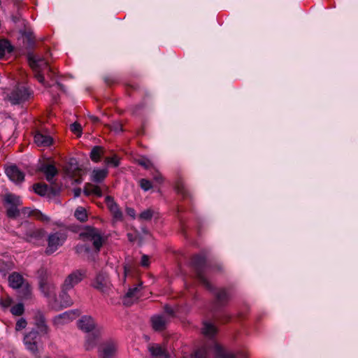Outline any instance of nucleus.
Here are the masks:
<instances>
[{
	"label": "nucleus",
	"mask_w": 358,
	"mask_h": 358,
	"mask_svg": "<svg viewBox=\"0 0 358 358\" xmlns=\"http://www.w3.org/2000/svg\"><path fill=\"white\" fill-rule=\"evenodd\" d=\"M27 58L29 66L35 72V78L39 83L45 85V78L42 71L46 69L51 71V69L49 67L48 62L45 58L36 55L33 52H28Z\"/></svg>",
	"instance_id": "1"
},
{
	"label": "nucleus",
	"mask_w": 358,
	"mask_h": 358,
	"mask_svg": "<svg viewBox=\"0 0 358 358\" xmlns=\"http://www.w3.org/2000/svg\"><path fill=\"white\" fill-rule=\"evenodd\" d=\"M80 237L85 241L92 242L96 250L99 251L103 245L104 239L101 231L92 227H85L80 233Z\"/></svg>",
	"instance_id": "2"
},
{
	"label": "nucleus",
	"mask_w": 358,
	"mask_h": 358,
	"mask_svg": "<svg viewBox=\"0 0 358 358\" xmlns=\"http://www.w3.org/2000/svg\"><path fill=\"white\" fill-rule=\"evenodd\" d=\"M39 288L45 297L55 298L56 286L44 269L39 271Z\"/></svg>",
	"instance_id": "3"
},
{
	"label": "nucleus",
	"mask_w": 358,
	"mask_h": 358,
	"mask_svg": "<svg viewBox=\"0 0 358 358\" xmlns=\"http://www.w3.org/2000/svg\"><path fill=\"white\" fill-rule=\"evenodd\" d=\"M5 206L8 217L16 218L20 215L18 207L22 206V202L19 196L13 194H6L4 196Z\"/></svg>",
	"instance_id": "4"
},
{
	"label": "nucleus",
	"mask_w": 358,
	"mask_h": 358,
	"mask_svg": "<svg viewBox=\"0 0 358 358\" xmlns=\"http://www.w3.org/2000/svg\"><path fill=\"white\" fill-rule=\"evenodd\" d=\"M66 239V234L63 231H56L48 235L47 241L48 245L45 248V253L51 255L56 252L61 247Z\"/></svg>",
	"instance_id": "5"
},
{
	"label": "nucleus",
	"mask_w": 358,
	"mask_h": 358,
	"mask_svg": "<svg viewBox=\"0 0 358 358\" xmlns=\"http://www.w3.org/2000/svg\"><path fill=\"white\" fill-rule=\"evenodd\" d=\"M192 264L195 269L198 280L208 289H210L211 285L205 276L206 259L204 257L199 255L194 256Z\"/></svg>",
	"instance_id": "6"
},
{
	"label": "nucleus",
	"mask_w": 358,
	"mask_h": 358,
	"mask_svg": "<svg viewBox=\"0 0 358 358\" xmlns=\"http://www.w3.org/2000/svg\"><path fill=\"white\" fill-rule=\"evenodd\" d=\"M142 289V282L138 281L132 287H129L127 292L122 298V303L124 306H130L136 302L141 296Z\"/></svg>",
	"instance_id": "7"
},
{
	"label": "nucleus",
	"mask_w": 358,
	"mask_h": 358,
	"mask_svg": "<svg viewBox=\"0 0 358 358\" xmlns=\"http://www.w3.org/2000/svg\"><path fill=\"white\" fill-rule=\"evenodd\" d=\"M85 276V271L83 270H76L69 274L61 287L64 289H72L76 285L80 282Z\"/></svg>",
	"instance_id": "8"
},
{
	"label": "nucleus",
	"mask_w": 358,
	"mask_h": 358,
	"mask_svg": "<svg viewBox=\"0 0 358 358\" xmlns=\"http://www.w3.org/2000/svg\"><path fill=\"white\" fill-rule=\"evenodd\" d=\"M30 96L29 90L24 87H17L8 96L9 101L13 104H20L27 101Z\"/></svg>",
	"instance_id": "9"
},
{
	"label": "nucleus",
	"mask_w": 358,
	"mask_h": 358,
	"mask_svg": "<svg viewBox=\"0 0 358 358\" xmlns=\"http://www.w3.org/2000/svg\"><path fill=\"white\" fill-rule=\"evenodd\" d=\"M64 171L67 176L71 178H75V182L80 183L82 181L81 173L82 169L75 159H71L67 164L64 166Z\"/></svg>",
	"instance_id": "10"
},
{
	"label": "nucleus",
	"mask_w": 358,
	"mask_h": 358,
	"mask_svg": "<svg viewBox=\"0 0 358 358\" xmlns=\"http://www.w3.org/2000/svg\"><path fill=\"white\" fill-rule=\"evenodd\" d=\"M38 334L37 331H31L24 337V343L26 345L27 349L36 356L38 354L37 346Z\"/></svg>",
	"instance_id": "11"
},
{
	"label": "nucleus",
	"mask_w": 358,
	"mask_h": 358,
	"mask_svg": "<svg viewBox=\"0 0 358 358\" xmlns=\"http://www.w3.org/2000/svg\"><path fill=\"white\" fill-rule=\"evenodd\" d=\"M110 285L108 276L103 273H99L93 282V287L104 294L108 292Z\"/></svg>",
	"instance_id": "12"
},
{
	"label": "nucleus",
	"mask_w": 358,
	"mask_h": 358,
	"mask_svg": "<svg viewBox=\"0 0 358 358\" xmlns=\"http://www.w3.org/2000/svg\"><path fill=\"white\" fill-rule=\"evenodd\" d=\"M151 358H169L170 354L165 346L158 343H150L148 346Z\"/></svg>",
	"instance_id": "13"
},
{
	"label": "nucleus",
	"mask_w": 358,
	"mask_h": 358,
	"mask_svg": "<svg viewBox=\"0 0 358 358\" xmlns=\"http://www.w3.org/2000/svg\"><path fill=\"white\" fill-rule=\"evenodd\" d=\"M78 326L81 330L89 333L95 331V329H100L99 328L96 327V323L93 318L88 315L83 316L78 321Z\"/></svg>",
	"instance_id": "14"
},
{
	"label": "nucleus",
	"mask_w": 358,
	"mask_h": 358,
	"mask_svg": "<svg viewBox=\"0 0 358 358\" xmlns=\"http://www.w3.org/2000/svg\"><path fill=\"white\" fill-rule=\"evenodd\" d=\"M105 201L113 218L117 221L122 220L123 217L122 213L117 203L114 201V199L110 196H107L105 199Z\"/></svg>",
	"instance_id": "15"
},
{
	"label": "nucleus",
	"mask_w": 358,
	"mask_h": 358,
	"mask_svg": "<svg viewBox=\"0 0 358 358\" xmlns=\"http://www.w3.org/2000/svg\"><path fill=\"white\" fill-rule=\"evenodd\" d=\"M169 322V319L164 315H155L151 317L152 327L157 331L164 330Z\"/></svg>",
	"instance_id": "16"
},
{
	"label": "nucleus",
	"mask_w": 358,
	"mask_h": 358,
	"mask_svg": "<svg viewBox=\"0 0 358 358\" xmlns=\"http://www.w3.org/2000/svg\"><path fill=\"white\" fill-rule=\"evenodd\" d=\"M6 173L9 179L15 183L22 182L24 179V173L15 165L7 167Z\"/></svg>",
	"instance_id": "17"
},
{
	"label": "nucleus",
	"mask_w": 358,
	"mask_h": 358,
	"mask_svg": "<svg viewBox=\"0 0 358 358\" xmlns=\"http://www.w3.org/2000/svg\"><path fill=\"white\" fill-rule=\"evenodd\" d=\"M117 351V346L114 343L103 344L99 350V358H114Z\"/></svg>",
	"instance_id": "18"
},
{
	"label": "nucleus",
	"mask_w": 358,
	"mask_h": 358,
	"mask_svg": "<svg viewBox=\"0 0 358 358\" xmlns=\"http://www.w3.org/2000/svg\"><path fill=\"white\" fill-rule=\"evenodd\" d=\"M101 335V329H95V331L90 333L85 339V342L84 344L85 349L87 351H90L94 349Z\"/></svg>",
	"instance_id": "19"
},
{
	"label": "nucleus",
	"mask_w": 358,
	"mask_h": 358,
	"mask_svg": "<svg viewBox=\"0 0 358 358\" xmlns=\"http://www.w3.org/2000/svg\"><path fill=\"white\" fill-rule=\"evenodd\" d=\"M45 234L43 229L29 228L25 234V238L29 242H35L42 239Z\"/></svg>",
	"instance_id": "20"
},
{
	"label": "nucleus",
	"mask_w": 358,
	"mask_h": 358,
	"mask_svg": "<svg viewBox=\"0 0 358 358\" xmlns=\"http://www.w3.org/2000/svg\"><path fill=\"white\" fill-rule=\"evenodd\" d=\"M210 350L214 353L215 358H237L230 352L222 348L219 344L213 342Z\"/></svg>",
	"instance_id": "21"
},
{
	"label": "nucleus",
	"mask_w": 358,
	"mask_h": 358,
	"mask_svg": "<svg viewBox=\"0 0 358 358\" xmlns=\"http://www.w3.org/2000/svg\"><path fill=\"white\" fill-rule=\"evenodd\" d=\"M34 323L41 334H47L48 333V327L45 323L44 316L41 313L37 312L35 314Z\"/></svg>",
	"instance_id": "22"
},
{
	"label": "nucleus",
	"mask_w": 358,
	"mask_h": 358,
	"mask_svg": "<svg viewBox=\"0 0 358 358\" xmlns=\"http://www.w3.org/2000/svg\"><path fill=\"white\" fill-rule=\"evenodd\" d=\"M75 317V314L71 312H65L62 314H60L56 316L54 318L53 322L54 324L59 327L63 325L64 324L69 323Z\"/></svg>",
	"instance_id": "23"
},
{
	"label": "nucleus",
	"mask_w": 358,
	"mask_h": 358,
	"mask_svg": "<svg viewBox=\"0 0 358 358\" xmlns=\"http://www.w3.org/2000/svg\"><path fill=\"white\" fill-rule=\"evenodd\" d=\"M8 282L10 286L13 289H19L26 282L22 275L17 273L10 274L8 277Z\"/></svg>",
	"instance_id": "24"
},
{
	"label": "nucleus",
	"mask_w": 358,
	"mask_h": 358,
	"mask_svg": "<svg viewBox=\"0 0 358 358\" xmlns=\"http://www.w3.org/2000/svg\"><path fill=\"white\" fill-rule=\"evenodd\" d=\"M40 170L45 174L46 180L50 182L58 173L56 167L52 164H44L41 167Z\"/></svg>",
	"instance_id": "25"
},
{
	"label": "nucleus",
	"mask_w": 358,
	"mask_h": 358,
	"mask_svg": "<svg viewBox=\"0 0 358 358\" xmlns=\"http://www.w3.org/2000/svg\"><path fill=\"white\" fill-rule=\"evenodd\" d=\"M52 138L50 136L36 133L34 136V141L38 146L47 147L52 143Z\"/></svg>",
	"instance_id": "26"
},
{
	"label": "nucleus",
	"mask_w": 358,
	"mask_h": 358,
	"mask_svg": "<svg viewBox=\"0 0 358 358\" xmlns=\"http://www.w3.org/2000/svg\"><path fill=\"white\" fill-rule=\"evenodd\" d=\"M69 289H64L63 287H61V292L59 294V298L61 299L62 306L64 307H69L73 304V300L71 296L68 294Z\"/></svg>",
	"instance_id": "27"
},
{
	"label": "nucleus",
	"mask_w": 358,
	"mask_h": 358,
	"mask_svg": "<svg viewBox=\"0 0 358 358\" xmlns=\"http://www.w3.org/2000/svg\"><path fill=\"white\" fill-rule=\"evenodd\" d=\"M84 193L86 195L94 194L99 197L102 196V192H101L100 187L99 186H96V185H92L90 183L86 184V185L84 188Z\"/></svg>",
	"instance_id": "28"
},
{
	"label": "nucleus",
	"mask_w": 358,
	"mask_h": 358,
	"mask_svg": "<svg viewBox=\"0 0 358 358\" xmlns=\"http://www.w3.org/2000/svg\"><path fill=\"white\" fill-rule=\"evenodd\" d=\"M13 50V47L8 40H0V58H3L6 53H10Z\"/></svg>",
	"instance_id": "29"
},
{
	"label": "nucleus",
	"mask_w": 358,
	"mask_h": 358,
	"mask_svg": "<svg viewBox=\"0 0 358 358\" xmlns=\"http://www.w3.org/2000/svg\"><path fill=\"white\" fill-rule=\"evenodd\" d=\"M108 175V170L107 169H94L92 171V180L94 182H101L105 179V178Z\"/></svg>",
	"instance_id": "30"
},
{
	"label": "nucleus",
	"mask_w": 358,
	"mask_h": 358,
	"mask_svg": "<svg viewBox=\"0 0 358 358\" xmlns=\"http://www.w3.org/2000/svg\"><path fill=\"white\" fill-rule=\"evenodd\" d=\"M104 150L101 146H94L90 152V158L94 162L100 161L101 156L103 155Z\"/></svg>",
	"instance_id": "31"
},
{
	"label": "nucleus",
	"mask_w": 358,
	"mask_h": 358,
	"mask_svg": "<svg viewBox=\"0 0 358 358\" xmlns=\"http://www.w3.org/2000/svg\"><path fill=\"white\" fill-rule=\"evenodd\" d=\"M217 332L216 327L210 322H204L203 327L202 329V333L204 336H208L209 338L213 336Z\"/></svg>",
	"instance_id": "32"
},
{
	"label": "nucleus",
	"mask_w": 358,
	"mask_h": 358,
	"mask_svg": "<svg viewBox=\"0 0 358 358\" xmlns=\"http://www.w3.org/2000/svg\"><path fill=\"white\" fill-rule=\"evenodd\" d=\"M215 296H216L217 302L220 304H222V303L227 302L229 299V296H228L226 290L224 289H219L215 293Z\"/></svg>",
	"instance_id": "33"
},
{
	"label": "nucleus",
	"mask_w": 358,
	"mask_h": 358,
	"mask_svg": "<svg viewBox=\"0 0 358 358\" xmlns=\"http://www.w3.org/2000/svg\"><path fill=\"white\" fill-rule=\"evenodd\" d=\"M74 215L80 222H85L87 218L86 210L83 207H78L76 210Z\"/></svg>",
	"instance_id": "34"
},
{
	"label": "nucleus",
	"mask_w": 358,
	"mask_h": 358,
	"mask_svg": "<svg viewBox=\"0 0 358 358\" xmlns=\"http://www.w3.org/2000/svg\"><path fill=\"white\" fill-rule=\"evenodd\" d=\"M22 291L20 292V296L22 299H29L31 295V288L28 282H25L22 286H21Z\"/></svg>",
	"instance_id": "35"
},
{
	"label": "nucleus",
	"mask_w": 358,
	"mask_h": 358,
	"mask_svg": "<svg viewBox=\"0 0 358 358\" xmlns=\"http://www.w3.org/2000/svg\"><path fill=\"white\" fill-rule=\"evenodd\" d=\"M208 350L206 347H202L197 350L189 358H207Z\"/></svg>",
	"instance_id": "36"
},
{
	"label": "nucleus",
	"mask_w": 358,
	"mask_h": 358,
	"mask_svg": "<svg viewBox=\"0 0 358 358\" xmlns=\"http://www.w3.org/2000/svg\"><path fill=\"white\" fill-rule=\"evenodd\" d=\"M34 189L36 194L44 196L48 192V186L45 184H35Z\"/></svg>",
	"instance_id": "37"
},
{
	"label": "nucleus",
	"mask_w": 358,
	"mask_h": 358,
	"mask_svg": "<svg viewBox=\"0 0 358 358\" xmlns=\"http://www.w3.org/2000/svg\"><path fill=\"white\" fill-rule=\"evenodd\" d=\"M154 215L153 210L148 208L143 211L138 216L140 220L149 221L152 219Z\"/></svg>",
	"instance_id": "38"
},
{
	"label": "nucleus",
	"mask_w": 358,
	"mask_h": 358,
	"mask_svg": "<svg viewBox=\"0 0 358 358\" xmlns=\"http://www.w3.org/2000/svg\"><path fill=\"white\" fill-rule=\"evenodd\" d=\"M104 162L107 165H110L114 167H117L120 164V159L117 157L116 155H114L111 157H106Z\"/></svg>",
	"instance_id": "39"
},
{
	"label": "nucleus",
	"mask_w": 358,
	"mask_h": 358,
	"mask_svg": "<svg viewBox=\"0 0 358 358\" xmlns=\"http://www.w3.org/2000/svg\"><path fill=\"white\" fill-rule=\"evenodd\" d=\"M24 306L22 303H17V305L13 306L10 309V312L13 315L20 316L24 313Z\"/></svg>",
	"instance_id": "40"
},
{
	"label": "nucleus",
	"mask_w": 358,
	"mask_h": 358,
	"mask_svg": "<svg viewBox=\"0 0 358 358\" xmlns=\"http://www.w3.org/2000/svg\"><path fill=\"white\" fill-rule=\"evenodd\" d=\"M138 164L142 166H143L146 169H150L153 168V164L151 161L147 158H141L138 159Z\"/></svg>",
	"instance_id": "41"
},
{
	"label": "nucleus",
	"mask_w": 358,
	"mask_h": 358,
	"mask_svg": "<svg viewBox=\"0 0 358 358\" xmlns=\"http://www.w3.org/2000/svg\"><path fill=\"white\" fill-rule=\"evenodd\" d=\"M176 191L178 194L182 195L184 197L187 196V190L185 188L184 184L181 182H178L176 186Z\"/></svg>",
	"instance_id": "42"
},
{
	"label": "nucleus",
	"mask_w": 358,
	"mask_h": 358,
	"mask_svg": "<svg viewBox=\"0 0 358 358\" xmlns=\"http://www.w3.org/2000/svg\"><path fill=\"white\" fill-rule=\"evenodd\" d=\"M139 185L144 191H148L152 187L151 182L144 178L139 180Z\"/></svg>",
	"instance_id": "43"
},
{
	"label": "nucleus",
	"mask_w": 358,
	"mask_h": 358,
	"mask_svg": "<svg viewBox=\"0 0 358 358\" xmlns=\"http://www.w3.org/2000/svg\"><path fill=\"white\" fill-rule=\"evenodd\" d=\"M71 130L78 136L81 135L82 127L81 125L77 122L71 124Z\"/></svg>",
	"instance_id": "44"
},
{
	"label": "nucleus",
	"mask_w": 358,
	"mask_h": 358,
	"mask_svg": "<svg viewBox=\"0 0 358 358\" xmlns=\"http://www.w3.org/2000/svg\"><path fill=\"white\" fill-rule=\"evenodd\" d=\"M111 131L118 133L122 131V125L120 122H115L109 126Z\"/></svg>",
	"instance_id": "45"
},
{
	"label": "nucleus",
	"mask_w": 358,
	"mask_h": 358,
	"mask_svg": "<svg viewBox=\"0 0 358 358\" xmlns=\"http://www.w3.org/2000/svg\"><path fill=\"white\" fill-rule=\"evenodd\" d=\"M154 180L157 183H162L164 181V178L162 175L158 172L157 170L154 169V172L152 173Z\"/></svg>",
	"instance_id": "46"
},
{
	"label": "nucleus",
	"mask_w": 358,
	"mask_h": 358,
	"mask_svg": "<svg viewBox=\"0 0 358 358\" xmlns=\"http://www.w3.org/2000/svg\"><path fill=\"white\" fill-rule=\"evenodd\" d=\"M27 321L24 318L20 319L16 323L15 330L20 331L24 329L27 326Z\"/></svg>",
	"instance_id": "47"
},
{
	"label": "nucleus",
	"mask_w": 358,
	"mask_h": 358,
	"mask_svg": "<svg viewBox=\"0 0 358 358\" xmlns=\"http://www.w3.org/2000/svg\"><path fill=\"white\" fill-rule=\"evenodd\" d=\"M164 309V313L163 315H164L165 316H167V317L170 320V317H173L174 315V311H173V308L170 306H165Z\"/></svg>",
	"instance_id": "48"
},
{
	"label": "nucleus",
	"mask_w": 358,
	"mask_h": 358,
	"mask_svg": "<svg viewBox=\"0 0 358 358\" xmlns=\"http://www.w3.org/2000/svg\"><path fill=\"white\" fill-rule=\"evenodd\" d=\"M34 217L36 219L43 221V222L49 221V218L46 215H43V213H41L40 211H38V210L36 211Z\"/></svg>",
	"instance_id": "49"
},
{
	"label": "nucleus",
	"mask_w": 358,
	"mask_h": 358,
	"mask_svg": "<svg viewBox=\"0 0 358 358\" xmlns=\"http://www.w3.org/2000/svg\"><path fill=\"white\" fill-rule=\"evenodd\" d=\"M124 277L122 279V283L125 284L127 278H128V277L129 278L131 275V271L130 268H127V266L124 267Z\"/></svg>",
	"instance_id": "50"
},
{
	"label": "nucleus",
	"mask_w": 358,
	"mask_h": 358,
	"mask_svg": "<svg viewBox=\"0 0 358 358\" xmlns=\"http://www.w3.org/2000/svg\"><path fill=\"white\" fill-rule=\"evenodd\" d=\"M0 303H1L2 306L7 308V307H9L11 305L12 299L10 297H7V298H6L4 299H1L0 301Z\"/></svg>",
	"instance_id": "51"
},
{
	"label": "nucleus",
	"mask_w": 358,
	"mask_h": 358,
	"mask_svg": "<svg viewBox=\"0 0 358 358\" xmlns=\"http://www.w3.org/2000/svg\"><path fill=\"white\" fill-rule=\"evenodd\" d=\"M36 211V210H31L29 208H24L22 209L20 213H22L24 215H28L29 216V215L34 216Z\"/></svg>",
	"instance_id": "52"
},
{
	"label": "nucleus",
	"mask_w": 358,
	"mask_h": 358,
	"mask_svg": "<svg viewBox=\"0 0 358 358\" xmlns=\"http://www.w3.org/2000/svg\"><path fill=\"white\" fill-rule=\"evenodd\" d=\"M29 45H32L34 43V37L31 33H27L24 34Z\"/></svg>",
	"instance_id": "53"
},
{
	"label": "nucleus",
	"mask_w": 358,
	"mask_h": 358,
	"mask_svg": "<svg viewBox=\"0 0 358 358\" xmlns=\"http://www.w3.org/2000/svg\"><path fill=\"white\" fill-rule=\"evenodd\" d=\"M141 264L143 266H148L149 265V257L145 255H143Z\"/></svg>",
	"instance_id": "54"
},
{
	"label": "nucleus",
	"mask_w": 358,
	"mask_h": 358,
	"mask_svg": "<svg viewBox=\"0 0 358 358\" xmlns=\"http://www.w3.org/2000/svg\"><path fill=\"white\" fill-rule=\"evenodd\" d=\"M126 212H127L128 215L131 217L133 219H135V217H136V212H135V210L134 208H126Z\"/></svg>",
	"instance_id": "55"
},
{
	"label": "nucleus",
	"mask_w": 358,
	"mask_h": 358,
	"mask_svg": "<svg viewBox=\"0 0 358 358\" xmlns=\"http://www.w3.org/2000/svg\"><path fill=\"white\" fill-rule=\"evenodd\" d=\"M104 80H105V83L108 85L112 84L114 82V80L110 77H106L104 78Z\"/></svg>",
	"instance_id": "56"
},
{
	"label": "nucleus",
	"mask_w": 358,
	"mask_h": 358,
	"mask_svg": "<svg viewBox=\"0 0 358 358\" xmlns=\"http://www.w3.org/2000/svg\"><path fill=\"white\" fill-rule=\"evenodd\" d=\"M89 117L94 123L99 122V118L94 115H90Z\"/></svg>",
	"instance_id": "57"
},
{
	"label": "nucleus",
	"mask_w": 358,
	"mask_h": 358,
	"mask_svg": "<svg viewBox=\"0 0 358 358\" xmlns=\"http://www.w3.org/2000/svg\"><path fill=\"white\" fill-rule=\"evenodd\" d=\"M80 192H81L80 189H76L74 190V194H75L76 196H80Z\"/></svg>",
	"instance_id": "58"
},
{
	"label": "nucleus",
	"mask_w": 358,
	"mask_h": 358,
	"mask_svg": "<svg viewBox=\"0 0 358 358\" xmlns=\"http://www.w3.org/2000/svg\"><path fill=\"white\" fill-rule=\"evenodd\" d=\"M57 86L60 90L64 91V86L62 84L57 83Z\"/></svg>",
	"instance_id": "59"
}]
</instances>
